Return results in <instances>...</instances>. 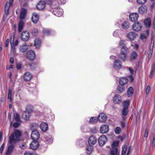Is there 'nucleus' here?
<instances>
[{
    "label": "nucleus",
    "instance_id": "nucleus-1",
    "mask_svg": "<svg viewBox=\"0 0 155 155\" xmlns=\"http://www.w3.org/2000/svg\"><path fill=\"white\" fill-rule=\"evenodd\" d=\"M21 134V131L18 129L14 130V132L9 137V143L15 144L20 141V137Z\"/></svg>",
    "mask_w": 155,
    "mask_h": 155
},
{
    "label": "nucleus",
    "instance_id": "nucleus-2",
    "mask_svg": "<svg viewBox=\"0 0 155 155\" xmlns=\"http://www.w3.org/2000/svg\"><path fill=\"white\" fill-rule=\"evenodd\" d=\"M142 24L139 22H135L132 26V29L134 31L138 32L140 31L142 28Z\"/></svg>",
    "mask_w": 155,
    "mask_h": 155
},
{
    "label": "nucleus",
    "instance_id": "nucleus-3",
    "mask_svg": "<svg viewBox=\"0 0 155 155\" xmlns=\"http://www.w3.org/2000/svg\"><path fill=\"white\" fill-rule=\"evenodd\" d=\"M39 133L37 130H34L32 131L31 137L32 140H37L39 139Z\"/></svg>",
    "mask_w": 155,
    "mask_h": 155
},
{
    "label": "nucleus",
    "instance_id": "nucleus-4",
    "mask_svg": "<svg viewBox=\"0 0 155 155\" xmlns=\"http://www.w3.org/2000/svg\"><path fill=\"white\" fill-rule=\"evenodd\" d=\"M14 0H9V2H7L5 6V12L6 15L8 14V12L10 6L12 5Z\"/></svg>",
    "mask_w": 155,
    "mask_h": 155
},
{
    "label": "nucleus",
    "instance_id": "nucleus-5",
    "mask_svg": "<svg viewBox=\"0 0 155 155\" xmlns=\"http://www.w3.org/2000/svg\"><path fill=\"white\" fill-rule=\"evenodd\" d=\"M31 112V110H27L24 111L22 115V118L26 120H29L31 115L30 114Z\"/></svg>",
    "mask_w": 155,
    "mask_h": 155
},
{
    "label": "nucleus",
    "instance_id": "nucleus-6",
    "mask_svg": "<svg viewBox=\"0 0 155 155\" xmlns=\"http://www.w3.org/2000/svg\"><path fill=\"white\" fill-rule=\"evenodd\" d=\"M107 140V137L104 135H102L99 138L98 140L99 144L101 146H103L105 144Z\"/></svg>",
    "mask_w": 155,
    "mask_h": 155
},
{
    "label": "nucleus",
    "instance_id": "nucleus-7",
    "mask_svg": "<svg viewBox=\"0 0 155 155\" xmlns=\"http://www.w3.org/2000/svg\"><path fill=\"white\" fill-rule=\"evenodd\" d=\"M122 67V61L119 59L114 60V67L115 69H118L121 68Z\"/></svg>",
    "mask_w": 155,
    "mask_h": 155
},
{
    "label": "nucleus",
    "instance_id": "nucleus-8",
    "mask_svg": "<svg viewBox=\"0 0 155 155\" xmlns=\"http://www.w3.org/2000/svg\"><path fill=\"white\" fill-rule=\"evenodd\" d=\"M35 53L32 50H29L27 52V57L29 60H33L35 57Z\"/></svg>",
    "mask_w": 155,
    "mask_h": 155
},
{
    "label": "nucleus",
    "instance_id": "nucleus-9",
    "mask_svg": "<svg viewBox=\"0 0 155 155\" xmlns=\"http://www.w3.org/2000/svg\"><path fill=\"white\" fill-rule=\"evenodd\" d=\"M14 35L11 36V38L10 44L12 46V48L13 49L14 51H15V47L18 44V41L17 40L14 43Z\"/></svg>",
    "mask_w": 155,
    "mask_h": 155
},
{
    "label": "nucleus",
    "instance_id": "nucleus-10",
    "mask_svg": "<svg viewBox=\"0 0 155 155\" xmlns=\"http://www.w3.org/2000/svg\"><path fill=\"white\" fill-rule=\"evenodd\" d=\"M137 35L133 31H130L127 34V37L130 41L134 40L136 38Z\"/></svg>",
    "mask_w": 155,
    "mask_h": 155
},
{
    "label": "nucleus",
    "instance_id": "nucleus-11",
    "mask_svg": "<svg viewBox=\"0 0 155 155\" xmlns=\"http://www.w3.org/2000/svg\"><path fill=\"white\" fill-rule=\"evenodd\" d=\"M139 17L138 14L137 13H132L129 16L130 20L132 22L137 21Z\"/></svg>",
    "mask_w": 155,
    "mask_h": 155
},
{
    "label": "nucleus",
    "instance_id": "nucleus-12",
    "mask_svg": "<svg viewBox=\"0 0 155 155\" xmlns=\"http://www.w3.org/2000/svg\"><path fill=\"white\" fill-rule=\"evenodd\" d=\"M97 141V139L95 136L93 135L91 136L88 139V143L90 146H92L96 143Z\"/></svg>",
    "mask_w": 155,
    "mask_h": 155
},
{
    "label": "nucleus",
    "instance_id": "nucleus-13",
    "mask_svg": "<svg viewBox=\"0 0 155 155\" xmlns=\"http://www.w3.org/2000/svg\"><path fill=\"white\" fill-rule=\"evenodd\" d=\"M30 37L29 34L27 31H23L21 35L22 39L24 41H26L28 40Z\"/></svg>",
    "mask_w": 155,
    "mask_h": 155
},
{
    "label": "nucleus",
    "instance_id": "nucleus-14",
    "mask_svg": "<svg viewBox=\"0 0 155 155\" xmlns=\"http://www.w3.org/2000/svg\"><path fill=\"white\" fill-rule=\"evenodd\" d=\"M138 11L139 14H145L147 11V7L145 5L141 6L138 8Z\"/></svg>",
    "mask_w": 155,
    "mask_h": 155
},
{
    "label": "nucleus",
    "instance_id": "nucleus-15",
    "mask_svg": "<svg viewBox=\"0 0 155 155\" xmlns=\"http://www.w3.org/2000/svg\"><path fill=\"white\" fill-rule=\"evenodd\" d=\"M113 101L115 104L120 103L122 101L121 97L119 95H115L113 98Z\"/></svg>",
    "mask_w": 155,
    "mask_h": 155
},
{
    "label": "nucleus",
    "instance_id": "nucleus-16",
    "mask_svg": "<svg viewBox=\"0 0 155 155\" xmlns=\"http://www.w3.org/2000/svg\"><path fill=\"white\" fill-rule=\"evenodd\" d=\"M109 129L108 125L106 124H104L101 127L100 130L102 133L105 134L108 132Z\"/></svg>",
    "mask_w": 155,
    "mask_h": 155
},
{
    "label": "nucleus",
    "instance_id": "nucleus-17",
    "mask_svg": "<svg viewBox=\"0 0 155 155\" xmlns=\"http://www.w3.org/2000/svg\"><path fill=\"white\" fill-rule=\"evenodd\" d=\"M107 119V115L104 113L100 114L98 116V120L100 122H104Z\"/></svg>",
    "mask_w": 155,
    "mask_h": 155
},
{
    "label": "nucleus",
    "instance_id": "nucleus-18",
    "mask_svg": "<svg viewBox=\"0 0 155 155\" xmlns=\"http://www.w3.org/2000/svg\"><path fill=\"white\" fill-rule=\"evenodd\" d=\"M39 146L38 142L37 140H33L31 143L30 147L32 150H35Z\"/></svg>",
    "mask_w": 155,
    "mask_h": 155
},
{
    "label": "nucleus",
    "instance_id": "nucleus-19",
    "mask_svg": "<svg viewBox=\"0 0 155 155\" xmlns=\"http://www.w3.org/2000/svg\"><path fill=\"white\" fill-rule=\"evenodd\" d=\"M54 14L57 16H61L63 15V11L62 8H57L55 10Z\"/></svg>",
    "mask_w": 155,
    "mask_h": 155
},
{
    "label": "nucleus",
    "instance_id": "nucleus-20",
    "mask_svg": "<svg viewBox=\"0 0 155 155\" xmlns=\"http://www.w3.org/2000/svg\"><path fill=\"white\" fill-rule=\"evenodd\" d=\"M32 77V74L29 72H27L25 73L24 76V80L26 81L30 80Z\"/></svg>",
    "mask_w": 155,
    "mask_h": 155
},
{
    "label": "nucleus",
    "instance_id": "nucleus-21",
    "mask_svg": "<svg viewBox=\"0 0 155 155\" xmlns=\"http://www.w3.org/2000/svg\"><path fill=\"white\" fill-rule=\"evenodd\" d=\"M40 127L42 131H45L48 129V125L46 123L42 122L40 125Z\"/></svg>",
    "mask_w": 155,
    "mask_h": 155
},
{
    "label": "nucleus",
    "instance_id": "nucleus-22",
    "mask_svg": "<svg viewBox=\"0 0 155 155\" xmlns=\"http://www.w3.org/2000/svg\"><path fill=\"white\" fill-rule=\"evenodd\" d=\"M45 4L43 1H40L37 5V7L38 9L41 10L44 8L45 7Z\"/></svg>",
    "mask_w": 155,
    "mask_h": 155
},
{
    "label": "nucleus",
    "instance_id": "nucleus-23",
    "mask_svg": "<svg viewBox=\"0 0 155 155\" xmlns=\"http://www.w3.org/2000/svg\"><path fill=\"white\" fill-rule=\"evenodd\" d=\"M14 148V146L12 144H11L8 147L6 155H10L13 151Z\"/></svg>",
    "mask_w": 155,
    "mask_h": 155
},
{
    "label": "nucleus",
    "instance_id": "nucleus-24",
    "mask_svg": "<svg viewBox=\"0 0 155 155\" xmlns=\"http://www.w3.org/2000/svg\"><path fill=\"white\" fill-rule=\"evenodd\" d=\"M26 13V10L22 8L21 9L20 15V18L21 20L24 19L25 17Z\"/></svg>",
    "mask_w": 155,
    "mask_h": 155
},
{
    "label": "nucleus",
    "instance_id": "nucleus-25",
    "mask_svg": "<svg viewBox=\"0 0 155 155\" xmlns=\"http://www.w3.org/2000/svg\"><path fill=\"white\" fill-rule=\"evenodd\" d=\"M39 19V15L36 13H34L33 14L32 17V21L34 23H36Z\"/></svg>",
    "mask_w": 155,
    "mask_h": 155
},
{
    "label": "nucleus",
    "instance_id": "nucleus-26",
    "mask_svg": "<svg viewBox=\"0 0 155 155\" xmlns=\"http://www.w3.org/2000/svg\"><path fill=\"white\" fill-rule=\"evenodd\" d=\"M128 81L127 78L126 77L121 78L119 81V83L120 85H124L125 84L127 83Z\"/></svg>",
    "mask_w": 155,
    "mask_h": 155
},
{
    "label": "nucleus",
    "instance_id": "nucleus-27",
    "mask_svg": "<svg viewBox=\"0 0 155 155\" xmlns=\"http://www.w3.org/2000/svg\"><path fill=\"white\" fill-rule=\"evenodd\" d=\"M122 27L123 29H127L130 27V24L128 21H124L122 24Z\"/></svg>",
    "mask_w": 155,
    "mask_h": 155
},
{
    "label": "nucleus",
    "instance_id": "nucleus-28",
    "mask_svg": "<svg viewBox=\"0 0 155 155\" xmlns=\"http://www.w3.org/2000/svg\"><path fill=\"white\" fill-rule=\"evenodd\" d=\"M41 45V41L38 38H36L35 41L34 45L36 48H39Z\"/></svg>",
    "mask_w": 155,
    "mask_h": 155
},
{
    "label": "nucleus",
    "instance_id": "nucleus-29",
    "mask_svg": "<svg viewBox=\"0 0 155 155\" xmlns=\"http://www.w3.org/2000/svg\"><path fill=\"white\" fill-rule=\"evenodd\" d=\"M137 56V53L133 51L131 54L130 58V61H132L135 60Z\"/></svg>",
    "mask_w": 155,
    "mask_h": 155
},
{
    "label": "nucleus",
    "instance_id": "nucleus-30",
    "mask_svg": "<svg viewBox=\"0 0 155 155\" xmlns=\"http://www.w3.org/2000/svg\"><path fill=\"white\" fill-rule=\"evenodd\" d=\"M144 23L147 27H150L151 24V20L150 18H147L144 21Z\"/></svg>",
    "mask_w": 155,
    "mask_h": 155
},
{
    "label": "nucleus",
    "instance_id": "nucleus-31",
    "mask_svg": "<svg viewBox=\"0 0 155 155\" xmlns=\"http://www.w3.org/2000/svg\"><path fill=\"white\" fill-rule=\"evenodd\" d=\"M110 155H119L117 148H111L110 151Z\"/></svg>",
    "mask_w": 155,
    "mask_h": 155
},
{
    "label": "nucleus",
    "instance_id": "nucleus-32",
    "mask_svg": "<svg viewBox=\"0 0 155 155\" xmlns=\"http://www.w3.org/2000/svg\"><path fill=\"white\" fill-rule=\"evenodd\" d=\"M127 54L126 53H120L119 55V58L121 59L124 62L127 60Z\"/></svg>",
    "mask_w": 155,
    "mask_h": 155
},
{
    "label": "nucleus",
    "instance_id": "nucleus-33",
    "mask_svg": "<svg viewBox=\"0 0 155 155\" xmlns=\"http://www.w3.org/2000/svg\"><path fill=\"white\" fill-rule=\"evenodd\" d=\"M120 86H118L117 87V91L120 93H121L124 91L125 90V87L123 85H120Z\"/></svg>",
    "mask_w": 155,
    "mask_h": 155
},
{
    "label": "nucleus",
    "instance_id": "nucleus-34",
    "mask_svg": "<svg viewBox=\"0 0 155 155\" xmlns=\"http://www.w3.org/2000/svg\"><path fill=\"white\" fill-rule=\"evenodd\" d=\"M28 49V46L26 45H24L20 47V51L24 52L26 51Z\"/></svg>",
    "mask_w": 155,
    "mask_h": 155
},
{
    "label": "nucleus",
    "instance_id": "nucleus-35",
    "mask_svg": "<svg viewBox=\"0 0 155 155\" xmlns=\"http://www.w3.org/2000/svg\"><path fill=\"white\" fill-rule=\"evenodd\" d=\"M133 93V88L132 87H129L127 90V95L128 97H130Z\"/></svg>",
    "mask_w": 155,
    "mask_h": 155
},
{
    "label": "nucleus",
    "instance_id": "nucleus-36",
    "mask_svg": "<svg viewBox=\"0 0 155 155\" xmlns=\"http://www.w3.org/2000/svg\"><path fill=\"white\" fill-rule=\"evenodd\" d=\"M129 52V49L125 46H123L121 49V53H126L127 55Z\"/></svg>",
    "mask_w": 155,
    "mask_h": 155
},
{
    "label": "nucleus",
    "instance_id": "nucleus-37",
    "mask_svg": "<svg viewBox=\"0 0 155 155\" xmlns=\"http://www.w3.org/2000/svg\"><path fill=\"white\" fill-rule=\"evenodd\" d=\"M14 119L15 121H21L19 115L17 113H14L13 114Z\"/></svg>",
    "mask_w": 155,
    "mask_h": 155
},
{
    "label": "nucleus",
    "instance_id": "nucleus-38",
    "mask_svg": "<svg viewBox=\"0 0 155 155\" xmlns=\"http://www.w3.org/2000/svg\"><path fill=\"white\" fill-rule=\"evenodd\" d=\"M24 25V23L22 21H21L18 24V30L19 32L21 31Z\"/></svg>",
    "mask_w": 155,
    "mask_h": 155
},
{
    "label": "nucleus",
    "instance_id": "nucleus-39",
    "mask_svg": "<svg viewBox=\"0 0 155 155\" xmlns=\"http://www.w3.org/2000/svg\"><path fill=\"white\" fill-rule=\"evenodd\" d=\"M128 111V109L124 107L122 110L121 113L123 116H125L127 115Z\"/></svg>",
    "mask_w": 155,
    "mask_h": 155
},
{
    "label": "nucleus",
    "instance_id": "nucleus-40",
    "mask_svg": "<svg viewBox=\"0 0 155 155\" xmlns=\"http://www.w3.org/2000/svg\"><path fill=\"white\" fill-rule=\"evenodd\" d=\"M93 150V149L92 147H88L86 149V152L87 154L90 155L91 153Z\"/></svg>",
    "mask_w": 155,
    "mask_h": 155
},
{
    "label": "nucleus",
    "instance_id": "nucleus-41",
    "mask_svg": "<svg viewBox=\"0 0 155 155\" xmlns=\"http://www.w3.org/2000/svg\"><path fill=\"white\" fill-rule=\"evenodd\" d=\"M129 104V101L128 100H127L124 102L123 103V106L124 108H127L128 109Z\"/></svg>",
    "mask_w": 155,
    "mask_h": 155
},
{
    "label": "nucleus",
    "instance_id": "nucleus-42",
    "mask_svg": "<svg viewBox=\"0 0 155 155\" xmlns=\"http://www.w3.org/2000/svg\"><path fill=\"white\" fill-rule=\"evenodd\" d=\"M97 121L96 117H92L90 119V122L92 124H96Z\"/></svg>",
    "mask_w": 155,
    "mask_h": 155
},
{
    "label": "nucleus",
    "instance_id": "nucleus-43",
    "mask_svg": "<svg viewBox=\"0 0 155 155\" xmlns=\"http://www.w3.org/2000/svg\"><path fill=\"white\" fill-rule=\"evenodd\" d=\"M21 122V121H16V122L13 124V127L15 128L18 127L20 125Z\"/></svg>",
    "mask_w": 155,
    "mask_h": 155
},
{
    "label": "nucleus",
    "instance_id": "nucleus-44",
    "mask_svg": "<svg viewBox=\"0 0 155 155\" xmlns=\"http://www.w3.org/2000/svg\"><path fill=\"white\" fill-rule=\"evenodd\" d=\"M127 149V146L125 145L123 147L121 155H125Z\"/></svg>",
    "mask_w": 155,
    "mask_h": 155
},
{
    "label": "nucleus",
    "instance_id": "nucleus-45",
    "mask_svg": "<svg viewBox=\"0 0 155 155\" xmlns=\"http://www.w3.org/2000/svg\"><path fill=\"white\" fill-rule=\"evenodd\" d=\"M120 31L119 30H116L113 33L114 36L115 37L118 36L120 34Z\"/></svg>",
    "mask_w": 155,
    "mask_h": 155
},
{
    "label": "nucleus",
    "instance_id": "nucleus-46",
    "mask_svg": "<svg viewBox=\"0 0 155 155\" xmlns=\"http://www.w3.org/2000/svg\"><path fill=\"white\" fill-rule=\"evenodd\" d=\"M46 142L48 143H51L52 142L53 139L52 138L46 137L45 138Z\"/></svg>",
    "mask_w": 155,
    "mask_h": 155
},
{
    "label": "nucleus",
    "instance_id": "nucleus-47",
    "mask_svg": "<svg viewBox=\"0 0 155 155\" xmlns=\"http://www.w3.org/2000/svg\"><path fill=\"white\" fill-rule=\"evenodd\" d=\"M115 132L117 134H119L121 131V129L120 127H117L115 129Z\"/></svg>",
    "mask_w": 155,
    "mask_h": 155
},
{
    "label": "nucleus",
    "instance_id": "nucleus-48",
    "mask_svg": "<svg viewBox=\"0 0 155 155\" xmlns=\"http://www.w3.org/2000/svg\"><path fill=\"white\" fill-rule=\"evenodd\" d=\"M118 142L117 141H114L112 146V148H117L116 147L118 146Z\"/></svg>",
    "mask_w": 155,
    "mask_h": 155
},
{
    "label": "nucleus",
    "instance_id": "nucleus-49",
    "mask_svg": "<svg viewBox=\"0 0 155 155\" xmlns=\"http://www.w3.org/2000/svg\"><path fill=\"white\" fill-rule=\"evenodd\" d=\"M33 35L36 36L38 35V30L37 29H34L32 32Z\"/></svg>",
    "mask_w": 155,
    "mask_h": 155
},
{
    "label": "nucleus",
    "instance_id": "nucleus-50",
    "mask_svg": "<svg viewBox=\"0 0 155 155\" xmlns=\"http://www.w3.org/2000/svg\"><path fill=\"white\" fill-rule=\"evenodd\" d=\"M147 0H137V2L140 4H143L147 2Z\"/></svg>",
    "mask_w": 155,
    "mask_h": 155
},
{
    "label": "nucleus",
    "instance_id": "nucleus-51",
    "mask_svg": "<svg viewBox=\"0 0 155 155\" xmlns=\"http://www.w3.org/2000/svg\"><path fill=\"white\" fill-rule=\"evenodd\" d=\"M43 33L46 35H49L50 33V31L48 29H45L43 30Z\"/></svg>",
    "mask_w": 155,
    "mask_h": 155
},
{
    "label": "nucleus",
    "instance_id": "nucleus-52",
    "mask_svg": "<svg viewBox=\"0 0 155 155\" xmlns=\"http://www.w3.org/2000/svg\"><path fill=\"white\" fill-rule=\"evenodd\" d=\"M148 127H147L146 129L145 133L144 134V137L146 138L147 137H148Z\"/></svg>",
    "mask_w": 155,
    "mask_h": 155
},
{
    "label": "nucleus",
    "instance_id": "nucleus-53",
    "mask_svg": "<svg viewBox=\"0 0 155 155\" xmlns=\"http://www.w3.org/2000/svg\"><path fill=\"white\" fill-rule=\"evenodd\" d=\"M147 35L144 33H142L140 35V38L141 39L143 40L146 38Z\"/></svg>",
    "mask_w": 155,
    "mask_h": 155
},
{
    "label": "nucleus",
    "instance_id": "nucleus-54",
    "mask_svg": "<svg viewBox=\"0 0 155 155\" xmlns=\"http://www.w3.org/2000/svg\"><path fill=\"white\" fill-rule=\"evenodd\" d=\"M8 98L9 99L11 100L12 98V91L10 89H9L8 91Z\"/></svg>",
    "mask_w": 155,
    "mask_h": 155
},
{
    "label": "nucleus",
    "instance_id": "nucleus-55",
    "mask_svg": "<svg viewBox=\"0 0 155 155\" xmlns=\"http://www.w3.org/2000/svg\"><path fill=\"white\" fill-rule=\"evenodd\" d=\"M29 65L31 68L33 69L35 68V67L36 66V64L35 63L32 62L29 64Z\"/></svg>",
    "mask_w": 155,
    "mask_h": 155
},
{
    "label": "nucleus",
    "instance_id": "nucleus-56",
    "mask_svg": "<svg viewBox=\"0 0 155 155\" xmlns=\"http://www.w3.org/2000/svg\"><path fill=\"white\" fill-rule=\"evenodd\" d=\"M4 143H3L1 145L0 148V153L2 154L3 152V149L4 147Z\"/></svg>",
    "mask_w": 155,
    "mask_h": 155
},
{
    "label": "nucleus",
    "instance_id": "nucleus-57",
    "mask_svg": "<svg viewBox=\"0 0 155 155\" xmlns=\"http://www.w3.org/2000/svg\"><path fill=\"white\" fill-rule=\"evenodd\" d=\"M16 68L17 69L20 70L21 68V63H18L17 64Z\"/></svg>",
    "mask_w": 155,
    "mask_h": 155
},
{
    "label": "nucleus",
    "instance_id": "nucleus-58",
    "mask_svg": "<svg viewBox=\"0 0 155 155\" xmlns=\"http://www.w3.org/2000/svg\"><path fill=\"white\" fill-rule=\"evenodd\" d=\"M153 46H150V53L149 54V56L150 54V55H152V54L153 52Z\"/></svg>",
    "mask_w": 155,
    "mask_h": 155
},
{
    "label": "nucleus",
    "instance_id": "nucleus-59",
    "mask_svg": "<svg viewBox=\"0 0 155 155\" xmlns=\"http://www.w3.org/2000/svg\"><path fill=\"white\" fill-rule=\"evenodd\" d=\"M150 89V87L149 85L147 86L146 90V93L147 94L149 93Z\"/></svg>",
    "mask_w": 155,
    "mask_h": 155
},
{
    "label": "nucleus",
    "instance_id": "nucleus-60",
    "mask_svg": "<svg viewBox=\"0 0 155 155\" xmlns=\"http://www.w3.org/2000/svg\"><path fill=\"white\" fill-rule=\"evenodd\" d=\"M124 43V41L121 40L119 42V45L120 46H122V47H123V46H125Z\"/></svg>",
    "mask_w": 155,
    "mask_h": 155
},
{
    "label": "nucleus",
    "instance_id": "nucleus-61",
    "mask_svg": "<svg viewBox=\"0 0 155 155\" xmlns=\"http://www.w3.org/2000/svg\"><path fill=\"white\" fill-rule=\"evenodd\" d=\"M24 155H32V153L30 152L27 151L25 152Z\"/></svg>",
    "mask_w": 155,
    "mask_h": 155
},
{
    "label": "nucleus",
    "instance_id": "nucleus-62",
    "mask_svg": "<svg viewBox=\"0 0 155 155\" xmlns=\"http://www.w3.org/2000/svg\"><path fill=\"white\" fill-rule=\"evenodd\" d=\"M132 46L136 50L138 48V45L137 44H135L134 45H132Z\"/></svg>",
    "mask_w": 155,
    "mask_h": 155
},
{
    "label": "nucleus",
    "instance_id": "nucleus-63",
    "mask_svg": "<svg viewBox=\"0 0 155 155\" xmlns=\"http://www.w3.org/2000/svg\"><path fill=\"white\" fill-rule=\"evenodd\" d=\"M9 42V39H6L5 44V47H7L8 46V43Z\"/></svg>",
    "mask_w": 155,
    "mask_h": 155
},
{
    "label": "nucleus",
    "instance_id": "nucleus-64",
    "mask_svg": "<svg viewBox=\"0 0 155 155\" xmlns=\"http://www.w3.org/2000/svg\"><path fill=\"white\" fill-rule=\"evenodd\" d=\"M86 127L84 126H82L81 127V129L84 132H87V131L85 130L86 128Z\"/></svg>",
    "mask_w": 155,
    "mask_h": 155
}]
</instances>
